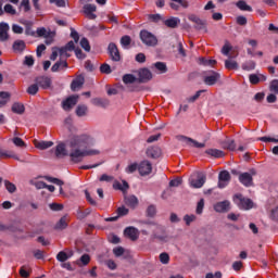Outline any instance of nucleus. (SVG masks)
Segmentation results:
<instances>
[{
	"mask_svg": "<svg viewBox=\"0 0 278 278\" xmlns=\"http://www.w3.org/2000/svg\"><path fill=\"white\" fill-rule=\"evenodd\" d=\"M91 140L90 135L86 134L73 136L70 139V153L66 150V146L60 143L55 148V157L60 160L70 155L71 162L79 164V162H83L84 157H88V155H99V151L88 150V144H90Z\"/></svg>",
	"mask_w": 278,
	"mask_h": 278,
	"instance_id": "1",
	"label": "nucleus"
},
{
	"mask_svg": "<svg viewBox=\"0 0 278 278\" xmlns=\"http://www.w3.org/2000/svg\"><path fill=\"white\" fill-rule=\"evenodd\" d=\"M149 225L150 227H152V236L155 240H160V242H166V240H168V236H166V230L164 229V226L155 224L153 222L149 223Z\"/></svg>",
	"mask_w": 278,
	"mask_h": 278,
	"instance_id": "2",
	"label": "nucleus"
},
{
	"mask_svg": "<svg viewBox=\"0 0 278 278\" xmlns=\"http://www.w3.org/2000/svg\"><path fill=\"white\" fill-rule=\"evenodd\" d=\"M233 201L236 204H238V207H240V210H252L253 207V200L244 198L242 193H237L233 197Z\"/></svg>",
	"mask_w": 278,
	"mask_h": 278,
	"instance_id": "3",
	"label": "nucleus"
},
{
	"mask_svg": "<svg viewBox=\"0 0 278 278\" xmlns=\"http://www.w3.org/2000/svg\"><path fill=\"white\" fill-rule=\"evenodd\" d=\"M140 40L143 45H147V47H155L157 45V37L149 30L143 29L140 31Z\"/></svg>",
	"mask_w": 278,
	"mask_h": 278,
	"instance_id": "4",
	"label": "nucleus"
},
{
	"mask_svg": "<svg viewBox=\"0 0 278 278\" xmlns=\"http://www.w3.org/2000/svg\"><path fill=\"white\" fill-rule=\"evenodd\" d=\"M207 177L203 173H197L189 179L191 188H203Z\"/></svg>",
	"mask_w": 278,
	"mask_h": 278,
	"instance_id": "5",
	"label": "nucleus"
},
{
	"mask_svg": "<svg viewBox=\"0 0 278 278\" xmlns=\"http://www.w3.org/2000/svg\"><path fill=\"white\" fill-rule=\"evenodd\" d=\"M253 175H257L255 169H251L250 173H241L239 175V181L244 186L245 188H251L253 186Z\"/></svg>",
	"mask_w": 278,
	"mask_h": 278,
	"instance_id": "6",
	"label": "nucleus"
},
{
	"mask_svg": "<svg viewBox=\"0 0 278 278\" xmlns=\"http://www.w3.org/2000/svg\"><path fill=\"white\" fill-rule=\"evenodd\" d=\"M179 142H185V144H188V147H194L195 149H205V143H201L190 137L179 135L176 137Z\"/></svg>",
	"mask_w": 278,
	"mask_h": 278,
	"instance_id": "7",
	"label": "nucleus"
},
{
	"mask_svg": "<svg viewBox=\"0 0 278 278\" xmlns=\"http://www.w3.org/2000/svg\"><path fill=\"white\" fill-rule=\"evenodd\" d=\"M218 81H220V74L217 72L211 71L204 76V84L206 86H215Z\"/></svg>",
	"mask_w": 278,
	"mask_h": 278,
	"instance_id": "8",
	"label": "nucleus"
},
{
	"mask_svg": "<svg viewBox=\"0 0 278 278\" xmlns=\"http://www.w3.org/2000/svg\"><path fill=\"white\" fill-rule=\"evenodd\" d=\"M79 101V96H70L66 100L62 102V108L65 112H71Z\"/></svg>",
	"mask_w": 278,
	"mask_h": 278,
	"instance_id": "9",
	"label": "nucleus"
},
{
	"mask_svg": "<svg viewBox=\"0 0 278 278\" xmlns=\"http://www.w3.org/2000/svg\"><path fill=\"white\" fill-rule=\"evenodd\" d=\"M108 53L113 62H121V51H118L116 43H109Z\"/></svg>",
	"mask_w": 278,
	"mask_h": 278,
	"instance_id": "10",
	"label": "nucleus"
},
{
	"mask_svg": "<svg viewBox=\"0 0 278 278\" xmlns=\"http://www.w3.org/2000/svg\"><path fill=\"white\" fill-rule=\"evenodd\" d=\"M189 21H191V23H194V28L198 30L204 29L205 33H207V23L203 20H201L199 16L194 15V14H190L188 16Z\"/></svg>",
	"mask_w": 278,
	"mask_h": 278,
	"instance_id": "11",
	"label": "nucleus"
},
{
	"mask_svg": "<svg viewBox=\"0 0 278 278\" xmlns=\"http://www.w3.org/2000/svg\"><path fill=\"white\" fill-rule=\"evenodd\" d=\"M229 181H231V174L227 170L220 172L218 175V188H227Z\"/></svg>",
	"mask_w": 278,
	"mask_h": 278,
	"instance_id": "12",
	"label": "nucleus"
},
{
	"mask_svg": "<svg viewBox=\"0 0 278 278\" xmlns=\"http://www.w3.org/2000/svg\"><path fill=\"white\" fill-rule=\"evenodd\" d=\"M138 170L139 175H141L142 177L151 175V170H153V165H151V162L149 161H143L139 164Z\"/></svg>",
	"mask_w": 278,
	"mask_h": 278,
	"instance_id": "13",
	"label": "nucleus"
},
{
	"mask_svg": "<svg viewBox=\"0 0 278 278\" xmlns=\"http://www.w3.org/2000/svg\"><path fill=\"white\" fill-rule=\"evenodd\" d=\"M36 84L37 86L40 88H42L43 90H49V88H51V78L50 77H47V76H39L36 78Z\"/></svg>",
	"mask_w": 278,
	"mask_h": 278,
	"instance_id": "14",
	"label": "nucleus"
},
{
	"mask_svg": "<svg viewBox=\"0 0 278 278\" xmlns=\"http://www.w3.org/2000/svg\"><path fill=\"white\" fill-rule=\"evenodd\" d=\"M151 79H153V74L149 68H141L139 71V81H141V84H147V81H151Z\"/></svg>",
	"mask_w": 278,
	"mask_h": 278,
	"instance_id": "15",
	"label": "nucleus"
},
{
	"mask_svg": "<svg viewBox=\"0 0 278 278\" xmlns=\"http://www.w3.org/2000/svg\"><path fill=\"white\" fill-rule=\"evenodd\" d=\"M214 210H215V212H218V213L229 212V210H231V203H229V201H227V200L217 202L214 205Z\"/></svg>",
	"mask_w": 278,
	"mask_h": 278,
	"instance_id": "16",
	"label": "nucleus"
},
{
	"mask_svg": "<svg viewBox=\"0 0 278 278\" xmlns=\"http://www.w3.org/2000/svg\"><path fill=\"white\" fill-rule=\"evenodd\" d=\"M8 31H10V25L5 22L0 23V41L5 42L10 38V35H8Z\"/></svg>",
	"mask_w": 278,
	"mask_h": 278,
	"instance_id": "17",
	"label": "nucleus"
},
{
	"mask_svg": "<svg viewBox=\"0 0 278 278\" xmlns=\"http://www.w3.org/2000/svg\"><path fill=\"white\" fill-rule=\"evenodd\" d=\"M180 23L181 20H179V17H169L168 20H163V24L169 29H177Z\"/></svg>",
	"mask_w": 278,
	"mask_h": 278,
	"instance_id": "18",
	"label": "nucleus"
},
{
	"mask_svg": "<svg viewBox=\"0 0 278 278\" xmlns=\"http://www.w3.org/2000/svg\"><path fill=\"white\" fill-rule=\"evenodd\" d=\"M8 159H12V160H16L17 162H21V159L18 157V155H16V153H14L13 151L0 149V160H8Z\"/></svg>",
	"mask_w": 278,
	"mask_h": 278,
	"instance_id": "19",
	"label": "nucleus"
},
{
	"mask_svg": "<svg viewBox=\"0 0 278 278\" xmlns=\"http://www.w3.org/2000/svg\"><path fill=\"white\" fill-rule=\"evenodd\" d=\"M129 214V208L122 206L117 208V216L115 217H109L106 218V223H115V220H118V217L121 216H127Z\"/></svg>",
	"mask_w": 278,
	"mask_h": 278,
	"instance_id": "20",
	"label": "nucleus"
},
{
	"mask_svg": "<svg viewBox=\"0 0 278 278\" xmlns=\"http://www.w3.org/2000/svg\"><path fill=\"white\" fill-rule=\"evenodd\" d=\"M86 79L84 78L83 75L77 76L71 84V88L73 92H76V90H79L81 86H84Z\"/></svg>",
	"mask_w": 278,
	"mask_h": 278,
	"instance_id": "21",
	"label": "nucleus"
},
{
	"mask_svg": "<svg viewBox=\"0 0 278 278\" xmlns=\"http://www.w3.org/2000/svg\"><path fill=\"white\" fill-rule=\"evenodd\" d=\"M146 154L152 160H157L162 155V150L159 147H151L147 149Z\"/></svg>",
	"mask_w": 278,
	"mask_h": 278,
	"instance_id": "22",
	"label": "nucleus"
},
{
	"mask_svg": "<svg viewBox=\"0 0 278 278\" xmlns=\"http://www.w3.org/2000/svg\"><path fill=\"white\" fill-rule=\"evenodd\" d=\"M173 2L169 3V7L172 8V10H179V5H181V8H189L190 3L188 2V0H170Z\"/></svg>",
	"mask_w": 278,
	"mask_h": 278,
	"instance_id": "23",
	"label": "nucleus"
},
{
	"mask_svg": "<svg viewBox=\"0 0 278 278\" xmlns=\"http://www.w3.org/2000/svg\"><path fill=\"white\" fill-rule=\"evenodd\" d=\"M124 235L132 241L138 240V229H136L135 227H127L124 230Z\"/></svg>",
	"mask_w": 278,
	"mask_h": 278,
	"instance_id": "24",
	"label": "nucleus"
},
{
	"mask_svg": "<svg viewBox=\"0 0 278 278\" xmlns=\"http://www.w3.org/2000/svg\"><path fill=\"white\" fill-rule=\"evenodd\" d=\"M92 105H96V108H108L110 105V100L105 98H93L91 99Z\"/></svg>",
	"mask_w": 278,
	"mask_h": 278,
	"instance_id": "25",
	"label": "nucleus"
},
{
	"mask_svg": "<svg viewBox=\"0 0 278 278\" xmlns=\"http://www.w3.org/2000/svg\"><path fill=\"white\" fill-rule=\"evenodd\" d=\"M34 144H35L36 149H39L40 151H45L46 149H51V147H53V141L35 140Z\"/></svg>",
	"mask_w": 278,
	"mask_h": 278,
	"instance_id": "26",
	"label": "nucleus"
},
{
	"mask_svg": "<svg viewBox=\"0 0 278 278\" xmlns=\"http://www.w3.org/2000/svg\"><path fill=\"white\" fill-rule=\"evenodd\" d=\"M64 68H68V63L66 60H60L54 65H52L51 71L52 73H58V71H64Z\"/></svg>",
	"mask_w": 278,
	"mask_h": 278,
	"instance_id": "27",
	"label": "nucleus"
},
{
	"mask_svg": "<svg viewBox=\"0 0 278 278\" xmlns=\"http://www.w3.org/2000/svg\"><path fill=\"white\" fill-rule=\"evenodd\" d=\"M205 153L206 155H210L211 157H215V159L225 157V152L218 149H207L205 150Z\"/></svg>",
	"mask_w": 278,
	"mask_h": 278,
	"instance_id": "28",
	"label": "nucleus"
},
{
	"mask_svg": "<svg viewBox=\"0 0 278 278\" xmlns=\"http://www.w3.org/2000/svg\"><path fill=\"white\" fill-rule=\"evenodd\" d=\"M27 45L23 40H15L13 42V51L15 53H23V50L26 49Z\"/></svg>",
	"mask_w": 278,
	"mask_h": 278,
	"instance_id": "29",
	"label": "nucleus"
},
{
	"mask_svg": "<svg viewBox=\"0 0 278 278\" xmlns=\"http://www.w3.org/2000/svg\"><path fill=\"white\" fill-rule=\"evenodd\" d=\"M70 257H73V250H68L67 252L61 251L56 255L58 262H66Z\"/></svg>",
	"mask_w": 278,
	"mask_h": 278,
	"instance_id": "30",
	"label": "nucleus"
},
{
	"mask_svg": "<svg viewBox=\"0 0 278 278\" xmlns=\"http://www.w3.org/2000/svg\"><path fill=\"white\" fill-rule=\"evenodd\" d=\"M113 188L114 190H121L122 192H126L127 190H129V184L126 180H123L122 184L119 181H115L113 184Z\"/></svg>",
	"mask_w": 278,
	"mask_h": 278,
	"instance_id": "31",
	"label": "nucleus"
},
{
	"mask_svg": "<svg viewBox=\"0 0 278 278\" xmlns=\"http://www.w3.org/2000/svg\"><path fill=\"white\" fill-rule=\"evenodd\" d=\"M237 8L241 10V12H253V8L251 5L247 4V1L244 0H239L236 3Z\"/></svg>",
	"mask_w": 278,
	"mask_h": 278,
	"instance_id": "32",
	"label": "nucleus"
},
{
	"mask_svg": "<svg viewBox=\"0 0 278 278\" xmlns=\"http://www.w3.org/2000/svg\"><path fill=\"white\" fill-rule=\"evenodd\" d=\"M222 147L227 151H236V141L227 139L222 142Z\"/></svg>",
	"mask_w": 278,
	"mask_h": 278,
	"instance_id": "33",
	"label": "nucleus"
},
{
	"mask_svg": "<svg viewBox=\"0 0 278 278\" xmlns=\"http://www.w3.org/2000/svg\"><path fill=\"white\" fill-rule=\"evenodd\" d=\"M12 112H14V114H25V105H23V103L15 102L12 105Z\"/></svg>",
	"mask_w": 278,
	"mask_h": 278,
	"instance_id": "34",
	"label": "nucleus"
},
{
	"mask_svg": "<svg viewBox=\"0 0 278 278\" xmlns=\"http://www.w3.org/2000/svg\"><path fill=\"white\" fill-rule=\"evenodd\" d=\"M31 275V266L29 265H23L21 268H20V276L21 277H24V278H27Z\"/></svg>",
	"mask_w": 278,
	"mask_h": 278,
	"instance_id": "35",
	"label": "nucleus"
},
{
	"mask_svg": "<svg viewBox=\"0 0 278 278\" xmlns=\"http://www.w3.org/2000/svg\"><path fill=\"white\" fill-rule=\"evenodd\" d=\"M225 68H227V71H238V68H239L238 62H236L233 60H226Z\"/></svg>",
	"mask_w": 278,
	"mask_h": 278,
	"instance_id": "36",
	"label": "nucleus"
},
{
	"mask_svg": "<svg viewBox=\"0 0 278 278\" xmlns=\"http://www.w3.org/2000/svg\"><path fill=\"white\" fill-rule=\"evenodd\" d=\"M91 213H92L91 208H86L85 211H81L80 208H78L76 216L78 220H84V218H86V216H90Z\"/></svg>",
	"mask_w": 278,
	"mask_h": 278,
	"instance_id": "37",
	"label": "nucleus"
},
{
	"mask_svg": "<svg viewBox=\"0 0 278 278\" xmlns=\"http://www.w3.org/2000/svg\"><path fill=\"white\" fill-rule=\"evenodd\" d=\"M38 90H40V87L38 86V84H33L28 86V88L26 89V92L27 94L36 97V94H38Z\"/></svg>",
	"mask_w": 278,
	"mask_h": 278,
	"instance_id": "38",
	"label": "nucleus"
},
{
	"mask_svg": "<svg viewBox=\"0 0 278 278\" xmlns=\"http://www.w3.org/2000/svg\"><path fill=\"white\" fill-rule=\"evenodd\" d=\"M51 33V30H47L45 27H39L35 34H37L38 38H47Z\"/></svg>",
	"mask_w": 278,
	"mask_h": 278,
	"instance_id": "39",
	"label": "nucleus"
},
{
	"mask_svg": "<svg viewBox=\"0 0 278 278\" xmlns=\"http://www.w3.org/2000/svg\"><path fill=\"white\" fill-rule=\"evenodd\" d=\"M88 264H90V255L89 254H83L80 256L79 261H77L78 266H88Z\"/></svg>",
	"mask_w": 278,
	"mask_h": 278,
	"instance_id": "40",
	"label": "nucleus"
},
{
	"mask_svg": "<svg viewBox=\"0 0 278 278\" xmlns=\"http://www.w3.org/2000/svg\"><path fill=\"white\" fill-rule=\"evenodd\" d=\"M86 114H88V106L87 105L80 104L76 108V115L81 117V116H86Z\"/></svg>",
	"mask_w": 278,
	"mask_h": 278,
	"instance_id": "41",
	"label": "nucleus"
},
{
	"mask_svg": "<svg viewBox=\"0 0 278 278\" xmlns=\"http://www.w3.org/2000/svg\"><path fill=\"white\" fill-rule=\"evenodd\" d=\"M243 71H255V61H247L241 65Z\"/></svg>",
	"mask_w": 278,
	"mask_h": 278,
	"instance_id": "42",
	"label": "nucleus"
},
{
	"mask_svg": "<svg viewBox=\"0 0 278 278\" xmlns=\"http://www.w3.org/2000/svg\"><path fill=\"white\" fill-rule=\"evenodd\" d=\"M125 201L126 204L129 205V207H136V205H138V198H136V195H130L126 198Z\"/></svg>",
	"mask_w": 278,
	"mask_h": 278,
	"instance_id": "43",
	"label": "nucleus"
},
{
	"mask_svg": "<svg viewBox=\"0 0 278 278\" xmlns=\"http://www.w3.org/2000/svg\"><path fill=\"white\" fill-rule=\"evenodd\" d=\"M12 142L13 144H15V147H20V149H25V147H27L25 141H23V139H21L20 137H14L12 139Z\"/></svg>",
	"mask_w": 278,
	"mask_h": 278,
	"instance_id": "44",
	"label": "nucleus"
},
{
	"mask_svg": "<svg viewBox=\"0 0 278 278\" xmlns=\"http://www.w3.org/2000/svg\"><path fill=\"white\" fill-rule=\"evenodd\" d=\"M66 227H68V222L66 217H62L55 225V229H66Z\"/></svg>",
	"mask_w": 278,
	"mask_h": 278,
	"instance_id": "45",
	"label": "nucleus"
},
{
	"mask_svg": "<svg viewBox=\"0 0 278 278\" xmlns=\"http://www.w3.org/2000/svg\"><path fill=\"white\" fill-rule=\"evenodd\" d=\"M4 186L5 189L8 190V192H10L11 194H13V192H16V185L12 184L9 180H4Z\"/></svg>",
	"mask_w": 278,
	"mask_h": 278,
	"instance_id": "46",
	"label": "nucleus"
},
{
	"mask_svg": "<svg viewBox=\"0 0 278 278\" xmlns=\"http://www.w3.org/2000/svg\"><path fill=\"white\" fill-rule=\"evenodd\" d=\"M124 84H134L136 83V76L134 74H125L123 76Z\"/></svg>",
	"mask_w": 278,
	"mask_h": 278,
	"instance_id": "47",
	"label": "nucleus"
},
{
	"mask_svg": "<svg viewBox=\"0 0 278 278\" xmlns=\"http://www.w3.org/2000/svg\"><path fill=\"white\" fill-rule=\"evenodd\" d=\"M154 67L156 71H160V73H166V71H168V67H166V63L164 62H156Z\"/></svg>",
	"mask_w": 278,
	"mask_h": 278,
	"instance_id": "48",
	"label": "nucleus"
},
{
	"mask_svg": "<svg viewBox=\"0 0 278 278\" xmlns=\"http://www.w3.org/2000/svg\"><path fill=\"white\" fill-rule=\"evenodd\" d=\"M100 73H103L104 75H110V73H112V67L110 66V64L103 63L100 66Z\"/></svg>",
	"mask_w": 278,
	"mask_h": 278,
	"instance_id": "49",
	"label": "nucleus"
},
{
	"mask_svg": "<svg viewBox=\"0 0 278 278\" xmlns=\"http://www.w3.org/2000/svg\"><path fill=\"white\" fill-rule=\"evenodd\" d=\"M200 64H203V66H214L216 65V60H207L205 58H200Z\"/></svg>",
	"mask_w": 278,
	"mask_h": 278,
	"instance_id": "50",
	"label": "nucleus"
},
{
	"mask_svg": "<svg viewBox=\"0 0 278 278\" xmlns=\"http://www.w3.org/2000/svg\"><path fill=\"white\" fill-rule=\"evenodd\" d=\"M148 18L152 23H160V21H164V17H162V15H160V14H150V15H148Z\"/></svg>",
	"mask_w": 278,
	"mask_h": 278,
	"instance_id": "51",
	"label": "nucleus"
},
{
	"mask_svg": "<svg viewBox=\"0 0 278 278\" xmlns=\"http://www.w3.org/2000/svg\"><path fill=\"white\" fill-rule=\"evenodd\" d=\"M155 214H157V208H155V205L148 206L147 216H149L150 218H153V216H155Z\"/></svg>",
	"mask_w": 278,
	"mask_h": 278,
	"instance_id": "52",
	"label": "nucleus"
},
{
	"mask_svg": "<svg viewBox=\"0 0 278 278\" xmlns=\"http://www.w3.org/2000/svg\"><path fill=\"white\" fill-rule=\"evenodd\" d=\"M84 12H85V14H90L91 12H97V5H94V4H85Z\"/></svg>",
	"mask_w": 278,
	"mask_h": 278,
	"instance_id": "53",
	"label": "nucleus"
},
{
	"mask_svg": "<svg viewBox=\"0 0 278 278\" xmlns=\"http://www.w3.org/2000/svg\"><path fill=\"white\" fill-rule=\"evenodd\" d=\"M160 262H161V264H168V262H170V256L168 255V253H166V252L161 253Z\"/></svg>",
	"mask_w": 278,
	"mask_h": 278,
	"instance_id": "54",
	"label": "nucleus"
},
{
	"mask_svg": "<svg viewBox=\"0 0 278 278\" xmlns=\"http://www.w3.org/2000/svg\"><path fill=\"white\" fill-rule=\"evenodd\" d=\"M121 45H122V47H129L131 45V37H129L127 35L123 36L121 38Z\"/></svg>",
	"mask_w": 278,
	"mask_h": 278,
	"instance_id": "55",
	"label": "nucleus"
},
{
	"mask_svg": "<svg viewBox=\"0 0 278 278\" xmlns=\"http://www.w3.org/2000/svg\"><path fill=\"white\" fill-rule=\"evenodd\" d=\"M270 92H275V94H278V79L271 80L269 85Z\"/></svg>",
	"mask_w": 278,
	"mask_h": 278,
	"instance_id": "56",
	"label": "nucleus"
},
{
	"mask_svg": "<svg viewBox=\"0 0 278 278\" xmlns=\"http://www.w3.org/2000/svg\"><path fill=\"white\" fill-rule=\"evenodd\" d=\"M4 12L14 16V14H16V9L12 4H5Z\"/></svg>",
	"mask_w": 278,
	"mask_h": 278,
	"instance_id": "57",
	"label": "nucleus"
},
{
	"mask_svg": "<svg viewBox=\"0 0 278 278\" xmlns=\"http://www.w3.org/2000/svg\"><path fill=\"white\" fill-rule=\"evenodd\" d=\"M269 217L271 220H274L275 223H278V206H276L275 208H273L270 211Z\"/></svg>",
	"mask_w": 278,
	"mask_h": 278,
	"instance_id": "58",
	"label": "nucleus"
},
{
	"mask_svg": "<svg viewBox=\"0 0 278 278\" xmlns=\"http://www.w3.org/2000/svg\"><path fill=\"white\" fill-rule=\"evenodd\" d=\"M203 207H205V200L201 199L197 205V214H203Z\"/></svg>",
	"mask_w": 278,
	"mask_h": 278,
	"instance_id": "59",
	"label": "nucleus"
},
{
	"mask_svg": "<svg viewBox=\"0 0 278 278\" xmlns=\"http://www.w3.org/2000/svg\"><path fill=\"white\" fill-rule=\"evenodd\" d=\"M250 79V84H252L253 86H257V84L260 83V76H257V74H251L249 76Z\"/></svg>",
	"mask_w": 278,
	"mask_h": 278,
	"instance_id": "60",
	"label": "nucleus"
},
{
	"mask_svg": "<svg viewBox=\"0 0 278 278\" xmlns=\"http://www.w3.org/2000/svg\"><path fill=\"white\" fill-rule=\"evenodd\" d=\"M184 220L186 225L190 226L191 223H194L197 220V216L194 215H185Z\"/></svg>",
	"mask_w": 278,
	"mask_h": 278,
	"instance_id": "61",
	"label": "nucleus"
},
{
	"mask_svg": "<svg viewBox=\"0 0 278 278\" xmlns=\"http://www.w3.org/2000/svg\"><path fill=\"white\" fill-rule=\"evenodd\" d=\"M113 253L115 257H121L125 253V249L123 247L114 248Z\"/></svg>",
	"mask_w": 278,
	"mask_h": 278,
	"instance_id": "62",
	"label": "nucleus"
},
{
	"mask_svg": "<svg viewBox=\"0 0 278 278\" xmlns=\"http://www.w3.org/2000/svg\"><path fill=\"white\" fill-rule=\"evenodd\" d=\"M138 166H139V165H138L137 163H132V164L128 165V166L126 167V173H129V174L136 173L137 169H138Z\"/></svg>",
	"mask_w": 278,
	"mask_h": 278,
	"instance_id": "63",
	"label": "nucleus"
},
{
	"mask_svg": "<svg viewBox=\"0 0 278 278\" xmlns=\"http://www.w3.org/2000/svg\"><path fill=\"white\" fill-rule=\"evenodd\" d=\"M80 47H83L86 51H90V42L87 38H83L80 40Z\"/></svg>",
	"mask_w": 278,
	"mask_h": 278,
	"instance_id": "64",
	"label": "nucleus"
}]
</instances>
